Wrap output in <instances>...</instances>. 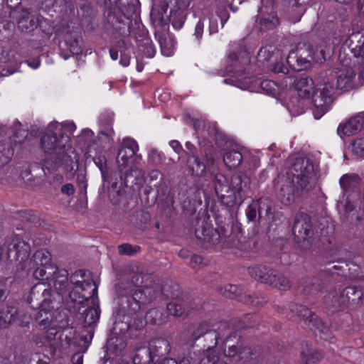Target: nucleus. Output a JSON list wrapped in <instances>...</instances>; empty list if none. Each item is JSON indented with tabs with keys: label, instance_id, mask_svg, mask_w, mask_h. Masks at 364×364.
<instances>
[{
	"label": "nucleus",
	"instance_id": "24",
	"mask_svg": "<svg viewBox=\"0 0 364 364\" xmlns=\"http://www.w3.org/2000/svg\"><path fill=\"white\" fill-rule=\"evenodd\" d=\"M364 127V114L359 113L341 124L337 129L339 135L351 136L360 132Z\"/></svg>",
	"mask_w": 364,
	"mask_h": 364
},
{
	"label": "nucleus",
	"instance_id": "56",
	"mask_svg": "<svg viewBox=\"0 0 364 364\" xmlns=\"http://www.w3.org/2000/svg\"><path fill=\"white\" fill-rule=\"evenodd\" d=\"M240 301L250 306H262L267 302L265 299L262 296H257L255 295L245 294L241 296Z\"/></svg>",
	"mask_w": 364,
	"mask_h": 364
},
{
	"label": "nucleus",
	"instance_id": "61",
	"mask_svg": "<svg viewBox=\"0 0 364 364\" xmlns=\"http://www.w3.org/2000/svg\"><path fill=\"white\" fill-rule=\"evenodd\" d=\"M257 214L259 215L258 204L257 201L252 200L246 210V216L248 222H255Z\"/></svg>",
	"mask_w": 364,
	"mask_h": 364
},
{
	"label": "nucleus",
	"instance_id": "39",
	"mask_svg": "<svg viewBox=\"0 0 364 364\" xmlns=\"http://www.w3.org/2000/svg\"><path fill=\"white\" fill-rule=\"evenodd\" d=\"M275 51L276 49L272 46L262 47L257 53V61L268 68L269 65L277 60Z\"/></svg>",
	"mask_w": 364,
	"mask_h": 364
},
{
	"label": "nucleus",
	"instance_id": "60",
	"mask_svg": "<svg viewBox=\"0 0 364 364\" xmlns=\"http://www.w3.org/2000/svg\"><path fill=\"white\" fill-rule=\"evenodd\" d=\"M203 340L207 343L206 347L208 349L213 348L220 344L217 333L213 328L208 332L206 336L203 338ZM204 346H205V345Z\"/></svg>",
	"mask_w": 364,
	"mask_h": 364
},
{
	"label": "nucleus",
	"instance_id": "48",
	"mask_svg": "<svg viewBox=\"0 0 364 364\" xmlns=\"http://www.w3.org/2000/svg\"><path fill=\"white\" fill-rule=\"evenodd\" d=\"M128 317L123 316L122 320L120 317L117 318L113 323V331L117 334H125L129 329L130 325L128 321Z\"/></svg>",
	"mask_w": 364,
	"mask_h": 364
},
{
	"label": "nucleus",
	"instance_id": "14",
	"mask_svg": "<svg viewBox=\"0 0 364 364\" xmlns=\"http://www.w3.org/2000/svg\"><path fill=\"white\" fill-rule=\"evenodd\" d=\"M120 36H130L133 37L138 45L139 50L142 54L149 58H153L156 54V49L153 45L151 38L148 36V33L144 28L139 26L136 28L132 23L127 26V33L119 34Z\"/></svg>",
	"mask_w": 364,
	"mask_h": 364
},
{
	"label": "nucleus",
	"instance_id": "20",
	"mask_svg": "<svg viewBox=\"0 0 364 364\" xmlns=\"http://www.w3.org/2000/svg\"><path fill=\"white\" fill-rule=\"evenodd\" d=\"M261 354L260 349L257 347L242 346L241 345H232L228 350H224V355L229 358H237V360L243 363L256 360Z\"/></svg>",
	"mask_w": 364,
	"mask_h": 364
},
{
	"label": "nucleus",
	"instance_id": "11",
	"mask_svg": "<svg viewBox=\"0 0 364 364\" xmlns=\"http://www.w3.org/2000/svg\"><path fill=\"white\" fill-rule=\"evenodd\" d=\"M92 304L93 306L86 308L80 314L79 317L83 321V331L81 332L80 340L83 341L85 346H88L91 343L100 316L99 301Z\"/></svg>",
	"mask_w": 364,
	"mask_h": 364
},
{
	"label": "nucleus",
	"instance_id": "64",
	"mask_svg": "<svg viewBox=\"0 0 364 364\" xmlns=\"http://www.w3.org/2000/svg\"><path fill=\"white\" fill-rule=\"evenodd\" d=\"M200 364H229L223 359H220L218 356L213 354H208L203 358Z\"/></svg>",
	"mask_w": 364,
	"mask_h": 364
},
{
	"label": "nucleus",
	"instance_id": "32",
	"mask_svg": "<svg viewBox=\"0 0 364 364\" xmlns=\"http://www.w3.org/2000/svg\"><path fill=\"white\" fill-rule=\"evenodd\" d=\"M39 311L34 316L37 327L41 330H45L50 328L54 321L53 312L47 309L46 306L38 308Z\"/></svg>",
	"mask_w": 364,
	"mask_h": 364
},
{
	"label": "nucleus",
	"instance_id": "12",
	"mask_svg": "<svg viewBox=\"0 0 364 364\" xmlns=\"http://www.w3.org/2000/svg\"><path fill=\"white\" fill-rule=\"evenodd\" d=\"M17 301L15 299H9L6 307L0 309V329H6L11 324L18 321L21 326H27L30 322V316L21 314L17 309Z\"/></svg>",
	"mask_w": 364,
	"mask_h": 364
},
{
	"label": "nucleus",
	"instance_id": "33",
	"mask_svg": "<svg viewBox=\"0 0 364 364\" xmlns=\"http://www.w3.org/2000/svg\"><path fill=\"white\" fill-rule=\"evenodd\" d=\"M349 48L355 57L364 58V31H358L350 35Z\"/></svg>",
	"mask_w": 364,
	"mask_h": 364
},
{
	"label": "nucleus",
	"instance_id": "50",
	"mask_svg": "<svg viewBox=\"0 0 364 364\" xmlns=\"http://www.w3.org/2000/svg\"><path fill=\"white\" fill-rule=\"evenodd\" d=\"M169 314L174 316H181L185 313V307L178 302V299L170 301L166 306Z\"/></svg>",
	"mask_w": 364,
	"mask_h": 364
},
{
	"label": "nucleus",
	"instance_id": "30",
	"mask_svg": "<svg viewBox=\"0 0 364 364\" xmlns=\"http://www.w3.org/2000/svg\"><path fill=\"white\" fill-rule=\"evenodd\" d=\"M213 328L217 333L220 343H226L237 336L240 338L235 328L227 321H221L213 326Z\"/></svg>",
	"mask_w": 364,
	"mask_h": 364
},
{
	"label": "nucleus",
	"instance_id": "27",
	"mask_svg": "<svg viewBox=\"0 0 364 364\" xmlns=\"http://www.w3.org/2000/svg\"><path fill=\"white\" fill-rule=\"evenodd\" d=\"M85 277V271L82 269L75 272V274L70 277V283L73 284L74 287L72 288V290L69 291L68 298L66 299L68 303L69 301H75L77 294H80V290L83 291L85 286L89 288L91 287V282L86 281Z\"/></svg>",
	"mask_w": 364,
	"mask_h": 364
},
{
	"label": "nucleus",
	"instance_id": "9",
	"mask_svg": "<svg viewBox=\"0 0 364 364\" xmlns=\"http://www.w3.org/2000/svg\"><path fill=\"white\" fill-rule=\"evenodd\" d=\"M291 172L293 182L299 183L297 193L301 194L304 191H309V179L312 178L314 172L312 161L304 157L296 158L291 166Z\"/></svg>",
	"mask_w": 364,
	"mask_h": 364
},
{
	"label": "nucleus",
	"instance_id": "5",
	"mask_svg": "<svg viewBox=\"0 0 364 364\" xmlns=\"http://www.w3.org/2000/svg\"><path fill=\"white\" fill-rule=\"evenodd\" d=\"M292 232L295 243L302 251L310 250L316 242V238L311 218L306 214L296 215Z\"/></svg>",
	"mask_w": 364,
	"mask_h": 364
},
{
	"label": "nucleus",
	"instance_id": "21",
	"mask_svg": "<svg viewBox=\"0 0 364 364\" xmlns=\"http://www.w3.org/2000/svg\"><path fill=\"white\" fill-rule=\"evenodd\" d=\"M360 183L361 178L356 173L343 175L339 180L343 196L349 198L353 194L355 196L359 195L360 193Z\"/></svg>",
	"mask_w": 364,
	"mask_h": 364
},
{
	"label": "nucleus",
	"instance_id": "1",
	"mask_svg": "<svg viewBox=\"0 0 364 364\" xmlns=\"http://www.w3.org/2000/svg\"><path fill=\"white\" fill-rule=\"evenodd\" d=\"M49 124L45 134L40 141L41 147L46 154L42 162V168L45 173H50L63 167L68 178H73L78 168V158L75 154L72 156L67 152L70 146V137L63 132V126L57 124Z\"/></svg>",
	"mask_w": 364,
	"mask_h": 364
},
{
	"label": "nucleus",
	"instance_id": "22",
	"mask_svg": "<svg viewBox=\"0 0 364 364\" xmlns=\"http://www.w3.org/2000/svg\"><path fill=\"white\" fill-rule=\"evenodd\" d=\"M17 27L22 32H31L38 27V18L32 14L31 9H20L14 11Z\"/></svg>",
	"mask_w": 364,
	"mask_h": 364
},
{
	"label": "nucleus",
	"instance_id": "28",
	"mask_svg": "<svg viewBox=\"0 0 364 364\" xmlns=\"http://www.w3.org/2000/svg\"><path fill=\"white\" fill-rule=\"evenodd\" d=\"M154 36L160 46L162 55L165 56L172 55L174 49V41L166 30L158 27L155 31Z\"/></svg>",
	"mask_w": 364,
	"mask_h": 364
},
{
	"label": "nucleus",
	"instance_id": "25",
	"mask_svg": "<svg viewBox=\"0 0 364 364\" xmlns=\"http://www.w3.org/2000/svg\"><path fill=\"white\" fill-rule=\"evenodd\" d=\"M195 235L198 240L212 245L218 244L220 240L219 231L205 222L196 228Z\"/></svg>",
	"mask_w": 364,
	"mask_h": 364
},
{
	"label": "nucleus",
	"instance_id": "63",
	"mask_svg": "<svg viewBox=\"0 0 364 364\" xmlns=\"http://www.w3.org/2000/svg\"><path fill=\"white\" fill-rule=\"evenodd\" d=\"M352 151L358 156H364V137L357 139L353 142Z\"/></svg>",
	"mask_w": 364,
	"mask_h": 364
},
{
	"label": "nucleus",
	"instance_id": "38",
	"mask_svg": "<svg viewBox=\"0 0 364 364\" xmlns=\"http://www.w3.org/2000/svg\"><path fill=\"white\" fill-rule=\"evenodd\" d=\"M90 299L92 300V303H95L98 301L97 298V287L95 285L94 282H91V287H85L83 291L80 290V294H77L75 301H70L71 303H77L79 304H82L85 301H87Z\"/></svg>",
	"mask_w": 364,
	"mask_h": 364
},
{
	"label": "nucleus",
	"instance_id": "34",
	"mask_svg": "<svg viewBox=\"0 0 364 364\" xmlns=\"http://www.w3.org/2000/svg\"><path fill=\"white\" fill-rule=\"evenodd\" d=\"M50 254L46 250H38L28 261L27 272L31 270V268H35L36 266L50 267Z\"/></svg>",
	"mask_w": 364,
	"mask_h": 364
},
{
	"label": "nucleus",
	"instance_id": "2",
	"mask_svg": "<svg viewBox=\"0 0 364 364\" xmlns=\"http://www.w3.org/2000/svg\"><path fill=\"white\" fill-rule=\"evenodd\" d=\"M213 183L218 198L225 206L240 205L250 197L251 179L243 172L232 174L230 181L223 173H216Z\"/></svg>",
	"mask_w": 364,
	"mask_h": 364
},
{
	"label": "nucleus",
	"instance_id": "8",
	"mask_svg": "<svg viewBox=\"0 0 364 364\" xmlns=\"http://www.w3.org/2000/svg\"><path fill=\"white\" fill-rule=\"evenodd\" d=\"M109 6L106 14V28L113 29L118 34L127 33V26L132 23L129 16L134 11V8H129L130 11L124 14L120 5V0H106Z\"/></svg>",
	"mask_w": 364,
	"mask_h": 364
},
{
	"label": "nucleus",
	"instance_id": "47",
	"mask_svg": "<svg viewBox=\"0 0 364 364\" xmlns=\"http://www.w3.org/2000/svg\"><path fill=\"white\" fill-rule=\"evenodd\" d=\"M279 24V18L275 15H268L262 17L259 21L260 30L263 31L274 29Z\"/></svg>",
	"mask_w": 364,
	"mask_h": 364
},
{
	"label": "nucleus",
	"instance_id": "23",
	"mask_svg": "<svg viewBox=\"0 0 364 364\" xmlns=\"http://www.w3.org/2000/svg\"><path fill=\"white\" fill-rule=\"evenodd\" d=\"M299 183H294L293 179L289 181L286 179L280 186L277 195L281 202L284 204H290L294 200V197H303L307 195L309 191H304L301 194L297 193Z\"/></svg>",
	"mask_w": 364,
	"mask_h": 364
},
{
	"label": "nucleus",
	"instance_id": "7",
	"mask_svg": "<svg viewBox=\"0 0 364 364\" xmlns=\"http://www.w3.org/2000/svg\"><path fill=\"white\" fill-rule=\"evenodd\" d=\"M168 6L164 3L160 6L159 9H154L151 11V19L156 27H160L163 30L168 28L169 23H171L173 27L176 29H180L183 27L185 20L186 14L183 11L170 10L167 14Z\"/></svg>",
	"mask_w": 364,
	"mask_h": 364
},
{
	"label": "nucleus",
	"instance_id": "35",
	"mask_svg": "<svg viewBox=\"0 0 364 364\" xmlns=\"http://www.w3.org/2000/svg\"><path fill=\"white\" fill-rule=\"evenodd\" d=\"M294 87L300 97L309 98L313 93V79L308 76L301 77L295 80Z\"/></svg>",
	"mask_w": 364,
	"mask_h": 364
},
{
	"label": "nucleus",
	"instance_id": "51",
	"mask_svg": "<svg viewBox=\"0 0 364 364\" xmlns=\"http://www.w3.org/2000/svg\"><path fill=\"white\" fill-rule=\"evenodd\" d=\"M162 292L167 297L176 300L181 295L180 287L177 284H166L162 287Z\"/></svg>",
	"mask_w": 364,
	"mask_h": 364
},
{
	"label": "nucleus",
	"instance_id": "59",
	"mask_svg": "<svg viewBox=\"0 0 364 364\" xmlns=\"http://www.w3.org/2000/svg\"><path fill=\"white\" fill-rule=\"evenodd\" d=\"M149 176L150 187L160 186L161 183L164 181L162 173L157 169L151 171Z\"/></svg>",
	"mask_w": 364,
	"mask_h": 364
},
{
	"label": "nucleus",
	"instance_id": "58",
	"mask_svg": "<svg viewBox=\"0 0 364 364\" xmlns=\"http://www.w3.org/2000/svg\"><path fill=\"white\" fill-rule=\"evenodd\" d=\"M163 312L158 309H152L149 310L146 316V320H150L153 324H161L164 320L162 318Z\"/></svg>",
	"mask_w": 364,
	"mask_h": 364
},
{
	"label": "nucleus",
	"instance_id": "62",
	"mask_svg": "<svg viewBox=\"0 0 364 364\" xmlns=\"http://www.w3.org/2000/svg\"><path fill=\"white\" fill-rule=\"evenodd\" d=\"M364 6V0H355L352 2L350 6H348L346 9H344V14H343L342 18H344L348 16L350 13H352L354 9H356V11L358 14H360L363 11V9Z\"/></svg>",
	"mask_w": 364,
	"mask_h": 364
},
{
	"label": "nucleus",
	"instance_id": "4",
	"mask_svg": "<svg viewBox=\"0 0 364 364\" xmlns=\"http://www.w3.org/2000/svg\"><path fill=\"white\" fill-rule=\"evenodd\" d=\"M338 95L334 84L330 81L328 77L327 80L323 77V83L320 84L319 87L311 95L314 105L313 114L315 119H320L327 112Z\"/></svg>",
	"mask_w": 364,
	"mask_h": 364
},
{
	"label": "nucleus",
	"instance_id": "26",
	"mask_svg": "<svg viewBox=\"0 0 364 364\" xmlns=\"http://www.w3.org/2000/svg\"><path fill=\"white\" fill-rule=\"evenodd\" d=\"M337 208L343 223L349 221L350 223H358L364 221L362 215L354 212L353 204L349 200V198H346L345 202H338Z\"/></svg>",
	"mask_w": 364,
	"mask_h": 364
},
{
	"label": "nucleus",
	"instance_id": "44",
	"mask_svg": "<svg viewBox=\"0 0 364 364\" xmlns=\"http://www.w3.org/2000/svg\"><path fill=\"white\" fill-rule=\"evenodd\" d=\"M14 153L11 142H0V167L6 165Z\"/></svg>",
	"mask_w": 364,
	"mask_h": 364
},
{
	"label": "nucleus",
	"instance_id": "16",
	"mask_svg": "<svg viewBox=\"0 0 364 364\" xmlns=\"http://www.w3.org/2000/svg\"><path fill=\"white\" fill-rule=\"evenodd\" d=\"M30 251L31 247L27 242L15 239L8 246L6 257L11 262H18L19 268L27 272Z\"/></svg>",
	"mask_w": 364,
	"mask_h": 364
},
{
	"label": "nucleus",
	"instance_id": "52",
	"mask_svg": "<svg viewBox=\"0 0 364 364\" xmlns=\"http://www.w3.org/2000/svg\"><path fill=\"white\" fill-rule=\"evenodd\" d=\"M259 318L256 314H247L239 321L238 326L245 328H253L258 325Z\"/></svg>",
	"mask_w": 364,
	"mask_h": 364
},
{
	"label": "nucleus",
	"instance_id": "31",
	"mask_svg": "<svg viewBox=\"0 0 364 364\" xmlns=\"http://www.w3.org/2000/svg\"><path fill=\"white\" fill-rule=\"evenodd\" d=\"M54 287L59 295L65 294L68 290V272L65 269H59L57 267L53 272Z\"/></svg>",
	"mask_w": 364,
	"mask_h": 364
},
{
	"label": "nucleus",
	"instance_id": "49",
	"mask_svg": "<svg viewBox=\"0 0 364 364\" xmlns=\"http://www.w3.org/2000/svg\"><path fill=\"white\" fill-rule=\"evenodd\" d=\"M313 326L317 329L320 333L323 334V336H321L323 339H328L331 336V331L328 326L324 323L321 318H318L316 316L313 318V321H311Z\"/></svg>",
	"mask_w": 364,
	"mask_h": 364
},
{
	"label": "nucleus",
	"instance_id": "37",
	"mask_svg": "<svg viewBox=\"0 0 364 364\" xmlns=\"http://www.w3.org/2000/svg\"><path fill=\"white\" fill-rule=\"evenodd\" d=\"M342 291L347 305H358L363 300V292L360 287L348 286Z\"/></svg>",
	"mask_w": 364,
	"mask_h": 364
},
{
	"label": "nucleus",
	"instance_id": "29",
	"mask_svg": "<svg viewBox=\"0 0 364 364\" xmlns=\"http://www.w3.org/2000/svg\"><path fill=\"white\" fill-rule=\"evenodd\" d=\"M300 355L304 364H317L323 358V352L309 342L303 343Z\"/></svg>",
	"mask_w": 364,
	"mask_h": 364
},
{
	"label": "nucleus",
	"instance_id": "17",
	"mask_svg": "<svg viewBox=\"0 0 364 364\" xmlns=\"http://www.w3.org/2000/svg\"><path fill=\"white\" fill-rule=\"evenodd\" d=\"M51 289L47 283L40 282L30 290L27 301L32 309L48 306L51 303Z\"/></svg>",
	"mask_w": 364,
	"mask_h": 364
},
{
	"label": "nucleus",
	"instance_id": "55",
	"mask_svg": "<svg viewBox=\"0 0 364 364\" xmlns=\"http://www.w3.org/2000/svg\"><path fill=\"white\" fill-rule=\"evenodd\" d=\"M93 161L101 171L102 177L104 181L109 179V173L107 169V160L105 156H96L93 158Z\"/></svg>",
	"mask_w": 364,
	"mask_h": 364
},
{
	"label": "nucleus",
	"instance_id": "57",
	"mask_svg": "<svg viewBox=\"0 0 364 364\" xmlns=\"http://www.w3.org/2000/svg\"><path fill=\"white\" fill-rule=\"evenodd\" d=\"M288 109L294 114H299L304 112V100L299 97L292 98L288 105Z\"/></svg>",
	"mask_w": 364,
	"mask_h": 364
},
{
	"label": "nucleus",
	"instance_id": "18",
	"mask_svg": "<svg viewBox=\"0 0 364 364\" xmlns=\"http://www.w3.org/2000/svg\"><path fill=\"white\" fill-rule=\"evenodd\" d=\"M186 151H184L186 159V165L188 171L196 176H203L206 173V166L198 157V149L190 141L186 143Z\"/></svg>",
	"mask_w": 364,
	"mask_h": 364
},
{
	"label": "nucleus",
	"instance_id": "3",
	"mask_svg": "<svg viewBox=\"0 0 364 364\" xmlns=\"http://www.w3.org/2000/svg\"><path fill=\"white\" fill-rule=\"evenodd\" d=\"M229 59L232 61L231 68L228 69V72H232L238 75V76H232V78L225 79L224 82L231 83L242 90H250L253 91L256 88L260 89L259 92L269 95H275L278 91L277 84L271 80L255 79L252 77L243 76L245 72V65H248L250 62L249 54L245 51L241 52L239 55L236 53H230ZM259 92L258 90H256Z\"/></svg>",
	"mask_w": 364,
	"mask_h": 364
},
{
	"label": "nucleus",
	"instance_id": "41",
	"mask_svg": "<svg viewBox=\"0 0 364 364\" xmlns=\"http://www.w3.org/2000/svg\"><path fill=\"white\" fill-rule=\"evenodd\" d=\"M59 46L62 50H69L73 55H78L82 51V44L77 38L68 36L60 42Z\"/></svg>",
	"mask_w": 364,
	"mask_h": 364
},
{
	"label": "nucleus",
	"instance_id": "42",
	"mask_svg": "<svg viewBox=\"0 0 364 364\" xmlns=\"http://www.w3.org/2000/svg\"><path fill=\"white\" fill-rule=\"evenodd\" d=\"M155 188L156 189V196L159 200L164 201L168 205L173 204V193L171 191V188L168 183L164 181L161 183L160 186H157Z\"/></svg>",
	"mask_w": 364,
	"mask_h": 364
},
{
	"label": "nucleus",
	"instance_id": "19",
	"mask_svg": "<svg viewBox=\"0 0 364 364\" xmlns=\"http://www.w3.org/2000/svg\"><path fill=\"white\" fill-rule=\"evenodd\" d=\"M171 351L169 342L162 338L151 340L149 343L147 352L149 354L148 364H157L166 357Z\"/></svg>",
	"mask_w": 364,
	"mask_h": 364
},
{
	"label": "nucleus",
	"instance_id": "40",
	"mask_svg": "<svg viewBox=\"0 0 364 364\" xmlns=\"http://www.w3.org/2000/svg\"><path fill=\"white\" fill-rule=\"evenodd\" d=\"M242 160L243 156L241 152L237 150H229L223 156L224 163L229 169L237 168Z\"/></svg>",
	"mask_w": 364,
	"mask_h": 364
},
{
	"label": "nucleus",
	"instance_id": "53",
	"mask_svg": "<svg viewBox=\"0 0 364 364\" xmlns=\"http://www.w3.org/2000/svg\"><path fill=\"white\" fill-rule=\"evenodd\" d=\"M213 328V326L208 323H201L198 325L196 329L194 330L191 335L192 340L196 341L200 338H204L208 333V332Z\"/></svg>",
	"mask_w": 364,
	"mask_h": 364
},
{
	"label": "nucleus",
	"instance_id": "36",
	"mask_svg": "<svg viewBox=\"0 0 364 364\" xmlns=\"http://www.w3.org/2000/svg\"><path fill=\"white\" fill-rule=\"evenodd\" d=\"M299 289L304 295L313 296L321 291L322 286L318 278L306 277L301 282Z\"/></svg>",
	"mask_w": 364,
	"mask_h": 364
},
{
	"label": "nucleus",
	"instance_id": "6",
	"mask_svg": "<svg viewBox=\"0 0 364 364\" xmlns=\"http://www.w3.org/2000/svg\"><path fill=\"white\" fill-rule=\"evenodd\" d=\"M250 276L263 284L269 285L279 290H287L291 284L288 278L270 267L258 264L248 268Z\"/></svg>",
	"mask_w": 364,
	"mask_h": 364
},
{
	"label": "nucleus",
	"instance_id": "10",
	"mask_svg": "<svg viewBox=\"0 0 364 364\" xmlns=\"http://www.w3.org/2000/svg\"><path fill=\"white\" fill-rule=\"evenodd\" d=\"M315 50L311 44L302 41L298 43L295 51L291 52L287 61L296 70L309 68L314 60Z\"/></svg>",
	"mask_w": 364,
	"mask_h": 364
},
{
	"label": "nucleus",
	"instance_id": "13",
	"mask_svg": "<svg viewBox=\"0 0 364 364\" xmlns=\"http://www.w3.org/2000/svg\"><path fill=\"white\" fill-rule=\"evenodd\" d=\"M334 84L336 88V92L338 90L346 92L352 89L354 86L353 79L355 77V71L350 68H346L343 70H339L338 68H328L325 71L324 77H327Z\"/></svg>",
	"mask_w": 364,
	"mask_h": 364
},
{
	"label": "nucleus",
	"instance_id": "54",
	"mask_svg": "<svg viewBox=\"0 0 364 364\" xmlns=\"http://www.w3.org/2000/svg\"><path fill=\"white\" fill-rule=\"evenodd\" d=\"M213 328V326L208 323H201L198 325L196 329L194 330L191 335L192 340L196 341L200 338H204L208 333V332Z\"/></svg>",
	"mask_w": 364,
	"mask_h": 364
},
{
	"label": "nucleus",
	"instance_id": "45",
	"mask_svg": "<svg viewBox=\"0 0 364 364\" xmlns=\"http://www.w3.org/2000/svg\"><path fill=\"white\" fill-rule=\"evenodd\" d=\"M345 296L343 295V291L338 295L337 294H329L326 298V303L328 306L332 309V311H338L343 306L347 305L345 301Z\"/></svg>",
	"mask_w": 364,
	"mask_h": 364
},
{
	"label": "nucleus",
	"instance_id": "15",
	"mask_svg": "<svg viewBox=\"0 0 364 364\" xmlns=\"http://www.w3.org/2000/svg\"><path fill=\"white\" fill-rule=\"evenodd\" d=\"M138 149L136 142L132 139L126 138L122 143L117 154V162L121 174H124L125 178L129 176L128 171L132 170L130 166L132 164L133 158Z\"/></svg>",
	"mask_w": 364,
	"mask_h": 364
},
{
	"label": "nucleus",
	"instance_id": "46",
	"mask_svg": "<svg viewBox=\"0 0 364 364\" xmlns=\"http://www.w3.org/2000/svg\"><path fill=\"white\" fill-rule=\"evenodd\" d=\"M257 203L259 207V218L261 217L263 211L265 213V216L268 218L273 217V203L271 199L268 197H262L257 200Z\"/></svg>",
	"mask_w": 364,
	"mask_h": 364
},
{
	"label": "nucleus",
	"instance_id": "43",
	"mask_svg": "<svg viewBox=\"0 0 364 364\" xmlns=\"http://www.w3.org/2000/svg\"><path fill=\"white\" fill-rule=\"evenodd\" d=\"M289 309L291 312L302 318L306 323L313 321V318L316 316L313 311L301 304L292 303L289 305Z\"/></svg>",
	"mask_w": 364,
	"mask_h": 364
}]
</instances>
